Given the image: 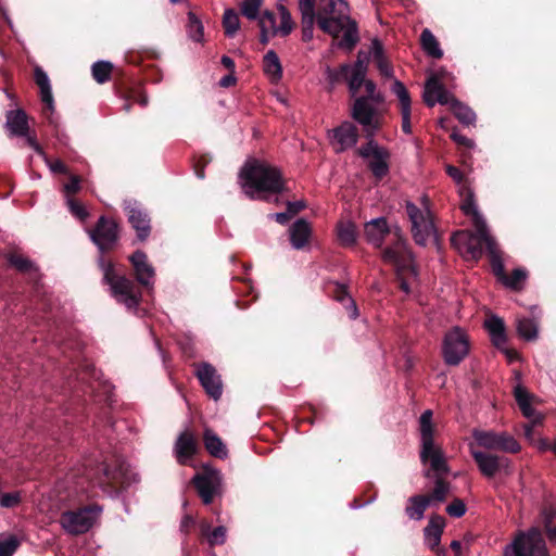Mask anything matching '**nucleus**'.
Masks as SVG:
<instances>
[{
  "label": "nucleus",
  "mask_w": 556,
  "mask_h": 556,
  "mask_svg": "<svg viewBox=\"0 0 556 556\" xmlns=\"http://www.w3.org/2000/svg\"><path fill=\"white\" fill-rule=\"evenodd\" d=\"M464 214L471 218L475 232L460 231L452 238L453 244L460 254L469 260H479L482 256L483 247L486 248L491 257L492 271L505 287L519 290L527 279V271L522 268L514 269L511 276H507L504 264L500 256L495 240L489 233L485 220L475 208L472 201L469 199L463 204Z\"/></svg>",
  "instance_id": "1"
},
{
  "label": "nucleus",
  "mask_w": 556,
  "mask_h": 556,
  "mask_svg": "<svg viewBox=\"0 0 556 556\" xmlns=\"http://www.w3.org/2000/svg\"><path fill=\"white\" fill-rule=\"evenodd\" d=\"M316 22L324 33L340 39L342 48L351 50L358 41L356 23L345 0H318Z\"/></svg>",
  "instance_id": "2"
},
{
  "label": "nucleus",
  "mask_w": 556,
  "mask_h": 556,
  "mask_svg": "<svg viewBox=\"0 0 556 556\" xmlns=\"http://www.w3.org/2000/svg\"><path fill=\"white\" fill-rule=\"evenodd\" d=\"M239 184L243 192L253 200H268L285 188L280 170L257 160L245 163L239 175Z\"/></svg>",
  "instance_id": "3"
},
{
  "label": "nucleus",
  "mask_w": 556,
  "mask_h": 556,
  "mask_svg": "<svg viewBox=\"0 0 556 556\" xmlns=\"http://www.w3.org/2000/svg\"><path fill=\"white\" fill-rule=\"evenodd\" d=\"M432 410H425L419 418L420 430V459L424 464L429 463L430 470L425 472L430 477V471L434 477H443L450 469L442 447L434 442V425L432 422Z\"/></svg>",
  "instance_id": "4"
},
{
  "label": "nucleus",
  "mask_w": 556,
  "mask_h": 556,
  "mask_svg": "<svg viewBox=\"0 0 556 556\" xmlns=\"http://www.w3.org/2000/svg\"><path fill=\"white\" fill-rule=\"evenodd\" d=\"M367 97H358L355 99L352 116L357 121L365 131L366 136L371 138L381 125V115L379 111L369 103V100L380 103L383 98L380 92L376 91V85L371 80L364 81Z\"/></svg>",
  "instance_id": "5"
},
{
  "label": "nucleus",
  "mask_w": 556,
  "mask_h": 556,
  "mask_svg": "<svg viewBox=\"0 0 556 556\" xmlns=\"http://www.w3.org/2000/svg\"><path fill=\"white\" fill-rule=\"evenodd\" d=\"M86 475L89 479H94L96 483L104 490L109 488L126 490L140 481L139 475L125 462H121L112 468L101 464L96 470H88Z\"/></svg>",
  "instance_id": "6"
},
{
  "label": "nucleus",
  "mask_w": 556,
  "mask_h": 556,
  "mask_svg": "<svg viewBox=\"0 0 556 556\" xmlns=\"http://www.w3.org/2000/svg\"><path fill=\"white\" fill-rule=\"evenodd\" d=\"M406 213L412 224L414 240L417 244L426 245L429 241L437 239L429 200L426 197L420 199L419 204L407 202Z\"/></svg>",
  "instance_id": "7"
},
{
  "label": "nucleus",
  "mask_w": 556,
  "mask_h": 556,
  "mask_svg": "<svg viewBox=\"0 0 556 556\" xmlns=\"http://www.w3.org/2000/svg\"><path fill=\"white\" fill-rule=\"evenodd\" d=\"M395 242L387 248L382 257L383 261L392 264L395 269L400 280V287L405 292H409L408 277H416V269L414 267V262L410 252L407 250L406 242L402 240L396 230L394 232Z\"/></svg>",
  "instance_id": "8"
},
{
  "label": "nucleus",
  "mask_w": 556,
  "mask_h": 556,
  "mask_svg": "<svg viewBox=\"0 0 556 556\" xmlns=\"http://www.w3.org/2000/svg\"><path fill=\"white\" fill-rule=\"evenodd\" d=\"M104 280L110 285L113 296L128 309H135L139 305L140 292L135 283L123 276L115 275L111 264L104 265Z\"/></svg>",
  "instance_id": "9"
},
{
  "label": "nucleus",
  "mask_w": 556,
  "mask_h": 556,
  "mask_svg": "<svg viewBox=\"0 0 556 556\" xmlns=\"http://www.w3.org/2000/svg\"><path fill=\"white\" fill-rule=\"evenodd\" d=\"M469 351V338L462 328L454 327L446 332L442 344V354L447 365L457 366L467 357Z\"/></svg>",
  "instance_id": "10"
},
{
  "label": "nucleus",
  "mask_w": 556,
  "mask_h": 556,
  "mask_svg": "<svg viewBox=\"0 0 556 556\" xmlns=\"http://www.w3.org/2000/svg\"><path fill=\"white\" fill-rule=\"evenodd\" d=\"M101 513L98 506H88L78 510L65 511L61 515V526L70 534H83L96 523Z\"/></svg>",
  "instance_id": "11"
},
{
  "label": "nucleus",
  "mask_w": 556,
  "mask_h": 556,
  "mask_svg": "<svg viewBox=\"0 0 556 556\" xmlns=\"http://www.w3.org/2000/svg\"><path fill=\"white\" fill-rule=\"evenodd\" d=\"M475 447L485 450H496L507 453H517L520 451V444L515 438L506 432H495L492 430L475 429L472 431Z\"/></svg>",
  "instance_id": "12"
},
{
  "label": "nucleus",
  "mask_w": 556,
  "mask_h": 556,
  "mask_svg": "<svg viewBox=\"0 0 556 556\" xmlns=\"http://www.w3.org/2000/svg\"><path fill=\"white\" fill-rule=\"evenodd\" d=\"M366 72V63L358 59L353 65L343 64L339 70L327 68V77L331 84L346 80L351 94L355 97L365 81Z\"/></svg>",
  "instance_id": "13"
},
{
  "label": "nucleus",
  "mask_w": 556,
  "mask_h": 556,
  "mask_svg": "<svg viewBox=\"0 0 556 556\" xmlns=\"http://www.w3.org/2000/svg\"><path fill=\"white\" fill-rule=\"evenodd\" d=\"M470 454L476 462L480 472L486 478H493L498 472L509 475L510 462L506 457L480 451L473 444H469Z\"/></svg>",
  "instance_id": "14"
},
{
  "label": "nucleus",
  "mask_w": 556,
  "mask_h": 556,
  "mask_svg": "<svg viewBox=\"0 0 556 556\" xmlns=\"http://www.w3.org/2000/svg\"><path fill=\"white\" fill-rule=\"evenodd\" d=\"M5 128L10 136L26 138L27 144L39 154H42V150L35 136L29 135L28 117L23 110L17 109L7 113Z\"/></svg>",
  "instance_id": "15"
},
{
  "label": "nucleus",
  "mask_w": 556,
  "mask_h": 556,
  "mask_svg": "<svg viewBox=\"0 0 556 556\" xmlns=\"http://www.w3.org/2000/svg\"><path fill=\"white\" fill-rule=\"evenodd\" d=\"M359 154L367 160L368 166L377 178L384 177L389 172V152L374 140L359 149Z\"/></svg>",
  "instance_id": "16"
},
{
  "label": "nucleus",
  "mask_w": 556,
  "mask_h": 556,
  "mask_svg": "<svg viewBox=\"0 0 556 556\" xmlns=\"http://www.w3.org/2000/svg\"><path fill=\"white\" fill-rule=\"evenodd\" d=\"M192 481L203 503L210 504L219 492L222 475L216 469L204 467L203 472L195 475Z\"/></svg>",
  "instance_id": "17"
},
{
  "label": "nucleus",
  "mask_w": 556,
  "mask_h": 556,
  "mask_svg": "<svg viewBox=\"0 0 556 556\" xmlns=\"http://www.w3.org/2000/svg\"><path fill=\"white\" fill-rule=\"evenodd\" d=\"M445 74L435 73L428 78L424 88V101L428 106L437 103L450 104L454 96L444 87Z\"/></svg>",
  "instance_id": "18"
},
{
  "label": "nucleus",
  "mask_w": 556,
  "mask_h": 556,
  "mask_svg": "<svg viewBox=\"0 0 556 556\" xmlns=\"http://www.w3.org/2000/svg\"><path fill=\"white\" fill-rule=\"evenodd\" d=\"M92 241L103 252L111 249L117 240V225L114 220L101 217L90 233Z\"/></svg>",
  "instance_id": "19"
},
{
  "label": "nucleus",
  "mask_w": 556,
  "mask_h": 556,
  "mask_svg": "<svg viewBox=\"0 0 556 556\" xmlns=\"http://www.w3.org/2000/svg\"><path fill=\"white\" fill-rule=\"evenodd\" d=\"M197 376L206 393L214 400H218L222 395L223 386L215 368L208 364H203L198 368Z\"/></svg>",
  "instance_id": "20"
},
{
  "label": "nucleus",
  "mask_w": 556,
  "mask_h": 556,
  "mask_svg": "<svg viewBox=\"0 0 556 556\" xmlns=\"http://www.w3.org/2000/svg\"><path fill=\"white\" fill-rule=\"evenodd\" d=\"M358 138L357 128L350 122L341 124L332 130V144L337 152L344 151L356 144Z\"/></svg>",
  "instance_id": "21"
},
{
  "label": "nucleus",
  "mask_w": 556,
  "mask_h": 556,
  "mask_svg": "<svg viewBox=\"0 0 556 556\" xmlns=\"http://www.w3.org/2000/svg\"><path fill=\"white\" fill-rule=\"evenodd\" d=\"M198 450L194 434L190 430L182 431L175 443L174 453L180 465H186Z\"/></svg>",
  "instance_id": "22"
},
{
  "label": "nucleus",
  "mask_w": 556,
  "mask_h": 556,
  "mask_svg": "<svg viewBox=\"0 0 556 556\" xmlns=\"http://www.w3.org/2000/svg\"><path fill=\"white\" fill-rule=\"evenodd\" d=\"M129 261L132 264L137 280L146 287H150L154 281V268L148 262L146 253L142 251H136Z\"/></svg>",
  "instance_id": "23"
},
{
  "label": "nucleus",
  "mask_w": 556,
  "mask_h": 556,
  "mask_svg": "<svg viewBox=\"0 0 556 556\" xmlns=\"http://www.w3.org/2000/svg\"><path fill=\"white\" fill-rule=\"evenodd\" d=\"M391 90L396 96L400 102L402 115V129L405 134H410V98L408 91L400 80L393 81Z\"/></svg>",
  "instance_id": "24"
},
{
  "label": "nucleus",
  "mask_w": 556,
  "mask_h": 556,
  "mask_svg": "<svg viewBox=\"0 0 556 556\" xmlns=\"http://www.w3.org/2000/svg\"><path fill=\"white\" fill-rule=\"evenodd\" d=\"M364 231L368 243L375 247H380L384 237L392 233L383 217L375 218L366 223Z\"/></svg>",
  "instance_id": "25"
},
{
  "label": "nucleus",
  "mask_w": 556,
  "mask_h": 556,
  "mask_svg": "<svg viewBox=\"0 0 556 556\" xmlns=\"http://www.w3.org/2000/svg\"><path fill=\"white\" fill-rule=\"evenodd\" d=\"M518 536H523V546H526L528 556H549L543 535L538 528H532L528 532L520 533Z\"/></svg>",
  "instance_id": "26"
},
{
  "label": "nucleus",
  "mask_w": 556,
  "mask_h": 556,
  "mask_svg": "<svg viewBox=\"0 0 556 556\" xmlns=\"http://www.w3.org/2000/svg\"><path fill=\"white\" fill-rule=\"evenodd\" d=\"M312 228L305 219H298L289 229L290 241L294 249L299 250L306 245L311 237Z\"/></svg>",
  "instance_id": "27"
},
{
  "label": "nucleus",
  "mask_w": 556,
  "mask_h": 556,
  "mask_svg": "<svg viewBox=\"0 0 556 556\" xmlns=\"http://www.w3.org/2000/svg\"><path fill=\"white\" fill-rule=\"evenodd\" d=\"M444 526L445 521L443 517L432 516L428 526L425 528V542L431 549L439 546Z\"/></svg>",
  "instance_id": "28"
},
{
  "label": "nucleus",
  "mask_w": 556,
  "mask_h": 556,
  "mask_svg": "<svg viewBox=\"0 0 556 556\" xmlns=\"http://www.w3.org/2000/svg\"><path fill=\"white\" fill-rule=\"evenodd\" d=\"M128 220L137 231V236L140 240L148 238L150 233V219L144 212L138 207H129Z\"/></svg>",
  "instance_id": "29"
},
{
  "label": "nucleus",
  "mask_w": 556,
  "mask_h": 556,
  "mask_svg": "<svg viewBox=\"0 0 556 556\" xmlns=\"http://www.w3.org/2000/svg\"><path fill=\"white\" fill-rule=\"evenodd\" d=\"M263 70L270 83L277 84L282 77V66L277 53L269 50L263 58Z\"/></svg>",
  "instance_id": "30"
},
{
  "label": "nucleus",
  "mask_w": 556,
  "mask_h": 556,
  "mask_svg": "<svg viewBox=\"0 0 556 556\" xmlns=\"http://www.w3.org/2000/svg\"><path fill=\"white\" fill-rule=\"evenodd\" d=\"M35 81L40 89L41 101L45 103L46 108L49 111L53 112L54 101H53L50 79H49L48 75L45 73V71L40 67L35 68Z\"/></svg>",
  "instance_id": "31"
},
{
  "label": "nucleus",
  "mask_w": 556,
  "mask_h": 556,
  "mask_svg": "<svg viewBox=\"0 0 556 556\" xmlns=\"http://www.w3.org/2000/svg\"><path fill=\"white\" fill-rule=\"evenodd\" d=\"M337 238L341 245L353 247L357 239L356 225L351 219H340L336 227Z\"/></svg>",
  "instance_id": "32"
},
{
  "label": "nucleus",
  "mask_w": 556,
  "mask_h": 556,
  "mask_svg": "<svg viewBox=\"0 0 556 556\" xmlns=\"http://www.w3.org/2000/svg\"><path fill=\"white\" fill-rule=\"evenodd\" d=\"M431 505V497L427 495H416L408 500L405 513L409 519L421 520L425 510Z\"/></svg>",
  "instance_id": "33"
},
{
  "label": "nucleus",
  "mask_w": 556,
  "mask_h": 556,
  "mask_svg": "<svg viewBox=\"0 0 556 556\" xmlns=\"http://www.w3.org/2000/svg\"><path fill=\"white\" fill-rule=\"evenodd\" d=\"M204 445L207 452L214 457L226 458L227 448L219 437L216 435L212 430L206 429L203 435Z\"/></svg>",
  "instance_id": "34"
},
{
  "label": "nucleus",
  "mask_w": 556,
  "mask_h": 556,
  "mask_svg": "<svg viewBox=\"0 0 556 556\" xmlns=\"http://www.w3.org/2000/svg\"><path fill=\"white\" fill-rule=\"evenodd\" d=\"M370 54L382 76L392 77L393 70L388 60L383 55V48L380 41L374 40L371 42Z\"/></svg>",
  "instance_id": "35"
},
{
  "label": "nucleus",
  "mask_w": 556,
  "mask_h": 556,
  "mask_svg": "<svg viewBox=\"0 0 556 556\" xmlns=\"http://www.w3.org/2000/svg\"><path fill=\"white\" fill-rule=\"evenodd\" d=\"M484 325L491 336L492 342L496 346L500 348L503 344H505V342H506L505 327H504V323L501 318L493 316V317L486 319Z\"/></svg>",
  "instance_id": "36"
},
{
  "label": "nucleus",
  "mask_w": 556,
  "mask_h": 556,
  "mask_svg": "<svg viewBox=\"0 0 556 556\" xmlns=\"http://www.w3.org/2000/svg\"><path fill=\"white\" fill-rule=\"evenodd\" d=\"M445 169H446L447 175L460 187L459 193L464 198L462 204H464L469 199L472 201V203H475L472 193L469 190H467V188L463 185V182H464L463 173L457 167H455L453 165H446ZM473 205H476V204H473ZM460 208H463V205H460ZM475 208L479 213L477 206H475ZM462 211L464 212V210H462Z\"/></svg>",
  "instance_id": "37"
},
{
  "label": "nucleus",
  "mask_w": 556,
  "mask_h": 556,
  "mask_svg": "<svg viewBox=\"0 0 556 556\" xmlns=\"http://www.w3.org/2000/svg\"><path fill=\"white\" fill-rule=\"evenodd\" d=\"M517 331L526 340H534L538 337V323L533 318L520 317L517 319Z\"/></svg>",
  "instance_id": "38"
},
{
  "label": "nucleus",
  "mask_w": 556,
  "mask_h": 556,
  "mask_svg": "<svg viewBox=\"0 0 556 556\" xmlns=\"http://www.w3.org/2000/svg\"><path fill=\"white\" fill-rule=\"evenodd\" d=\"M454 113V115L457 117V119L465 124L470 125L475 122L476 115L471 109L464 105L459 101H457L455 98L452 100V102L448 104Z\"/></svg>",
  "instance_id": "39"
},
{
  "label": "nucleus",
  "mask_w": 556,
  "mask_h": 556,
  "mask_svg": "<svg viewBox=\"0 0 556 556\" xmlns=\"http://www.w3.org/2000/svg\"><path fill=\"white\" fill-rule=\"evenodd\" d=\"M420 39H421V45H422L424 50L429 55H431L435 59H440L443 55V52L440 49L435 37L429 29L422 30Z\"/></svg>",
  "instance_id": "40"
},
{
  "label": "nucleus",
  "mask_w": 556,
  "mask_h": 556,
  "mask_svg": "<svg viewBox=\"0 0 556 556\" xmlns=\"http://www.w3.org/2000/svg\"><path fill=\"white\" fill-rule=\"evenodd\" d=\"M112 64L106 61H98L92 65V76L96 81L103 84L108 81L112 73Z\"/></svg>",
  "instance_id": "41"
},
{
  "label": "nucleus",
  "mask_w": 556,
  "mask_h": 556,
  "mask_svg": "<svg viewBox=\"0 0 556 556\" xmlns=\"http://www.w3.org/2000/svg\"><path fill=\"white\" fill-rule=\"evenodd\" d=\"M223 26L225 28V34L227 36H235L240 26L239 16L237 12L229 9L226 10L223 17Z\"/></svg>",
  "instance_id": "42"
},
{
  "label": "nucleus",
  "mask_w": 556,
  "mask_h": 556,
  "mask_svg": "<svg viewBox=\"0 0 556 556\" xmlns=\"http://www.w3.org/2000/svg\"><path fill=\"white\" fill-rule=\"evenodd\" d=\"M9 263L14 266L17 270L22 273H31L36 271V267L33 264L31 261H29L27 257L17 254V253H11L8 256Z\"/></svg>",
  "instance_id": "43"
},
{
  "label": "nucleus",
  "mask_w": 556,
  "mask_h": 556,
  "mask_svg": "<svg viewBox=\"0 0 556 556\" xmlns=\"http://www.w3.org/2000/svg\"><path fill=\"white\" fill-rule=\"evenodd\" d=\"M258 24L261 27V33H263V36H265L266 34H271V35L278 34V28L276 25V17H275L274 13L265 11L260 16Z\"/></svg>",
  "instance_id": "44"
},
{
  "label": "nucleus",
  "mask_w": 556,
  "mask_h": 556,
  "mask_svg": "<svg viewBox=\"0 0 556 556\" xmlns=\"http://www.w3.org/2000/svg\"><path fill=\"white\" fill-rule=\"evenodd\" d=\"M188 34L193 41L201 42L203 40V25L198 17L189 12L188 14Z\"/></svg>",
  "instance_id": "45"
},
{
  "label": "nucleus",
  "mask_w": 556,
  "mask_h": 556,
  "mask_svg": "<svg viewBox=\"0 0 556 556\" xmlns=\"http://www.w3.org/2000/svg\"><path fill=\"white\" fill-rule=\"evenodd\" d=\"M450 491V484L443 480V477H435V484L434 489L431 495H428L431 497V504L433 502H443Z\"/></svg>",
  "instance_id": "46"
},
{
  "label": "nucleus",
  "mask_w": 556,
  "mask_h": 556,
  "mask_svg": "<svg viewBox=\"0 0 556 556\" xmlns=\"http://www.w3.org/2000/svg\"><path fill=\"white\" fill-rule=\"evenodd\" d=\"M262 2L263 0H244L241 4L242 14L249 20L257 18Z\"/></svg>",
  "instance_id": "47"
},
{
  "label": "nucleus",
  "mask_w": 556,
  "mask_h": 556,
  "mask_svg": "<svg viewBox=\"0 0 556 556\" xmlns=\"http://www.w3.org/2000/svg\"><path fill=\"white\" fill-rule=\"evenodd\" d=\"M339 294L337 295V300L344 303L345 307L348 309V313L351 318L355 319L358 316V311L356 307L355 302L352 300V298L346 293V291L338 286Z\"/></svg>",
  "instance_id": "48"
},
{
  "label": "nucleus",
  "mask_w": 556,
  "mask_h": 556,
  "mask_svg": "<svg viewBox=\"0 0 556 556\" xmlns=\"http://www.w3.org/2000/svg\"><path fill=\"white\" fill-rule=\"evenodd\" d=\"M523 536H518L504 549V556H528L526 546H523Z\"/></svg>",
  "instance_id": "49"
},
{
  "label": "nucleus",
  "mask_w": 556,
  "mask_h": 556,
  "mask_svg": "<svg viewBox=\"0 0 556 556\" xmlns=\"http://www.w3.org/2000/svg\"><path fill=\"white\" fill-rule=\"evenodd\" d=\"M279 13H280V25L277 26L278 34L286 36L292 30L293 22H292L290 13L283 5L279 7Z\"/></svg>",
  "instance_id": "50"
},
{
  "label": "nucleus",
  "mask_w": 556,
  "mask_h": 556,
  "mask_svg": "<svg viewBox=\"0 0 556 556\" xmlns=\"http://www.w3.org/2000/svg\"><path fill=\"white\" fill-rule=\"evenodd\" d=\"M18 546V542L14 536L0 540V556H12Z\"/></svg>",
  "instance_id": "51"
},
{
  "label": "nucleus",
  "mask_w": 556,
  "mask_h": 556,
  "mask_svg": "<svg viewBox=\"0 0 556 556\" xmlns=\"http://www.w3.org/2000/svg\"><path fill=\"white\" fill-rule=\"evenodd\" d=\"M536 424H533L532 421H530V424H527L525 426V437L532 443L534 444L539 450H546L547 448V442L544 440V439H539L538 441H535L534 439V432H533V427L535 426Z\"/></svg>",
  "instance_id": "52"
},
{
  "label": "nucleus",
  "mask_w": 556,
  "mask_h": 556,
  "mask_svg": "<svg viewBox=\"0 0 556 556\" xmlns=\"http://www.w3.org/2000/svg\"><path fill=\"white\" fill-rule=\"evenodd\" d=\"M446 513L451 517L459 518L465 515L466 505L462 500L455 498L451 504L447 505Z\"/></svg>",
  "instance_id": "53"
},
{
  "label": "nucleus",
  "mask_w": 556,
  "mask_h": 556,
  "mask_svg": "<svg viewBox=\"0 0 556 556\" xmlns=\"http://www.w3.org/2000/svg\"><path fill=\"white\" fill-rule=\"evenodd\" d=\"M21 494L18 492L4 493L0 496V506L12 508L20 504Z\"/></svg>",
  "instance_id": "54"
},
{
  "label": "nucleus",
  "mask_w": 556,
  "mask_h": 556,
  "mask_svg": "<svg viewBox=\"0 0 556 556\" xmlns=\"http://www.w3.org/2000/svg\"><path fill=\"white\" fill-rule=\"evenodd\" d=\"M315 22L316 16L302 17L303 40L309 41L313 38V29Z\"/></svg>",
  "instance_id": "55"
},
{
  "label": "nucleus",
  "mask_w": 556,
  "mask_h": 556,
  "mask_svg": "<svg viewBox=\"0 0 556 556\" xmlns=\"http://www.w3.org/2000/svg\"><path fill=\"white\" fill-rule=\"evenodd\" d=\"M66 202L72 214L75 215L80 220H84L88 216L86 208L80 203L76 202L71 198H68Z\"/></svg>",
  "instance_id": "56"
},
{
  "label": "nucleus",
  "mask_w": 556,
  "mask_h": 556,
  "mask_svg": "<svg viewBox=\"0 0 556 556\" xmlns=\"http://www.w3.org/2000/svg\"><path fill=\"white\" fill-rule=\"evenodd\" d=\"M519 408L521 409L523 416L527 417L528 419H530V421H532L533 424H540L542 421L541 414L536 413L532 408L531 401L519 406Z\"/></svg>",
  "instance_id": "57"
},
{
  "label": "nucleus",
  "mask_w": 556,
  "mask_h": 556,
  "mask_svg": "<svg viewBox=\"0 0 556 556\" xmlns=\"http://www.w3.org/2000/svg\"><path fill=\"white\" fill-rule=\"evenodd\" d=\"M519 408L521 409L523 416L527 417L528 419H530V421H532L533 424H540L542 421L541 414L536 413L532 408L531 401L519 406Z\"/></svg>",
  "instance_id": "58"
},
{
  "label": "nucleus",
  "mask_w": 556,
  "mask_h": 556,
  "mask_svg": "<svg viewBox=\"0 0 556 556\" xmlns=\"http://www.w3.org/2000/svg\"><path fill=\"white\" fill-rule=\"evenodd\" d=\"M207 536L211 545L223 544L226 540V528L217 527Z\"/></svg>",
  "instance_id": "59"
},
{
  "label": "nucleus",
  "mask_w": 556,
  "mask_h": 556,
  "mask_svg": "<svg viewBox=\"0 0 556 556\" xmlns=\"http://www.w3.org/2000/svg\"><path fill=\"white\" fill-rule=\"evenodd\" d=\"M299 9L302 17L316 16L315 0H299Z\"/></svg>",
  "instance_id": "60"
},
{
  "label": "nucleus",
  "mask_w": 556,
  "mask_h": 556,
  "mask_svg": "<svg viewBox=\"0 0 556 556\" xmlns=\"http://www.w3.org/2000/svg\"><path fill=\"white\" fill-rule=\"evenodd\" d=\"M514 394H515V399H516V401L518 403V406H521L525 403H528L529 401H531L530 394L521 386H516L515 387Z\"/></svg>",
  "instance_id": "61"
},
{
  "label": "nucleus",
  "mask_w": 556,
  "mask_h": 556,
  "mask_svg": "<svg viewBox=\"0 0 556 556\" xmlns=\"http://www.w3.org/2000/svg\"><path fill=\"white\" fill-rule=\"evenodd\" d=\"M80 189V180L77 176H71L70 181L64 186L66 198L71 194L76 193Z\"/></svg>",
  "instance_id": "62"
},
{
  "label": "nucleus",
  "mask_w": 556,
  "mask_h": 556,
  "mask_svg": "<svg viewBox=\"0 0 556 556\" xmlns=\"http://www.w3.org/2000/svg\"><path fill=\"white\" fill-rule=\"evenodd\" d=\"M46 163L49 166L50 170L53 172V173H62V174H66L67 173L66 166L60 160H53V161L46 160Z\"/></svg>",
  "instance_id": "63"
},
{
  "label": "nucleus",
  "mask_w": 556,
  "mask_h": 556,
  "mask_svg": "<svg viewBox=\"0 0 556 556\" xmlns=\"http://www.w3.org/2000/svg\"><path fill=\"white\" fill-rule=\"evenodd\" d=\"M268 217L283 225L292 217V214L287 210V212L270 214Z\"/></svg>",
  "instance_id": "64"
}]
</instances>
